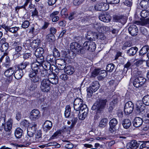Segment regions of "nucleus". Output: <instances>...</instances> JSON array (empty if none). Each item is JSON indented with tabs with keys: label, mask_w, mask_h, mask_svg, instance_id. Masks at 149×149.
Segmentation results:
<instances>
[{
	"label": "nucleus",
	"mask_w": 149,
	"mask_h": 149,
	"mask_svg": "<svg viewBox=\"0 0 149 149\" xmlns=\"http://www.w3.org/2000/svg\"><path fill=\"white\" fill-rule=\"evenodd\" d=\"M32 70L29 74V79L32 83H38L41 81V78L39 75L40 67L36 63H33L31 66Z\"/></svg>",
	"instance_id": "1"
},
{
	"label": "nucleus",
	"mask_w": 149,
	"mask_h": 149,
	"mask_svg": "<svg viewBox=\"0 0 149 149\" xmlns=\"http://www.w3.org/2000/svg\"><path fill=\"white\" fill-rule=\"evenodd\" d=\"M135 78L133 81V85L135 87L138 88L143 85L145 83L146 79L143 76L141 72L137 71L135 73Z\"/></svg>",
	"instance_id": "2"
},
{
	"label": "nucleus",
	"mask_w": 149,
	"mask_h": 149,
	"mask_svg": "<svg viewBox=\"0 0 149 149\" xmlns=\"http://www.w3.org/2000/svg\"><path fill=\"white\" fill-rule=\"evenodd\" d=\"M13 123V120L11 118H9L6 122L3 123L2 124L4 130L7 132L4 136L7 138H9L11 134Z\"/></svg>",
	"instance_id": "3"
},
{
	"label": "nucleus",
	"mask_w": 149,
	"mask_h": 149,
	"mask_svg": "<svg viewBox=\"0 0 149 149\" xmlns=\"http://www.w3.org/2000/svg\"><path fill=\"white\" fill-rule=\"evenodd\" d=\"M51 84L49 81V79L45 78L43 79L40 82V90L42 92H47L51 89Z\"/></svg>",
	"instance_id": "4"
},
{
	"label": "nucleus",
	"mask_w": 149,
	"mask_h": 149,
	"mask_svg": "<svg viewBox=\"0 0 149 149\" xmlns=\"http://www.w3.org/2000/svg\"><path fill=\"white\" fill-rule=\"evenodd\" d=\"M107 102L106 100L99 99L97 100L92 108L93 110H97L100 112L102 109H104Z\"/></svg>",
	"instance_id": "5"
},
{
	"label": "nucleus",
	"mask_w": 149,
	"mask_h": 149,
	"mask_svg": "<svg viewBox=\"0 0 149 149\" xmlns=\"http://www.w3.org/2000/svg\"><path fill=\"white\" fill-rule=\"evenodd\" d=\"M100 84L97 81L93 82L90 86L87 89V96L91 97L93 92L96 91L99 88Z\"/></svg>",
	"instance_id": "6"
},
{
	"label": "nucleus",
	"mask_w": 149,
	"mask_h": 149,
	"mask_svg": "<svg viewBox=\"0 0 149 149\" xmlns=\"http://www.w3.org/2000/svg\"><path fill=\"white\" fill-rule=\"evenodd\" d=\"M84 104H83V100L80 98H77L75 100L74 102L73 107L74 110L73 113H77V111L81 109Z\"/></svg>",
	"instance_id": "7"
},
{
	"label": "nucleus",
	"mask_w": 149,
	"mask_h": 149,
	"mask_svg": "<svg viewBox=\"0 0 149 149\" xmlns=\"http://www.w3.org/2000/svg\"><path fill=\"white\" fill-rule=\"evenodd\" d=\"M88 112V109L86 104H84L81 109L79 112V118L81 120H84L87 116Z\"/></svg>",
	"instance_id": "8"
},
{
	"label": "nucleus",
	"mask_w": 149,
	"mask_h": 149,
	"mask_svg": "<svg viewBox=\"0 0 149 149\" xmlns=\"http://www.w3.org/2000/svg\"><path fill=\"white\" fill-rule=\"evenodd\" d=\"M134 108V105L132 102L129 101L126 103L124 108V111L125 114L128 115L132 113Z\"/></svg>",
	"instance_id": "9"
},
{
	"label": "nucleus",
	"mask_w": 149,
	"mask_h": 149,
	"mask_svg": "<svg viewBox=\"0 0 149 149\" xmlns=\"http://www.w3.org/2000/svg\"><path fill=\"white\" fill-rule=\"evenodd\" d=\"M95 10L105 11L109 9V5L104 2H101L96 4L94 6Z\"/></svg>",
	"instance_id": "10"
},
{
	"label": "nucleus",
	"mask_w": 149,
	"mask_h": 149,
	"mask_svg": "<svg viewBox=\"0 0 149 149\" xmlns=\"http://www.w3.org/2000/svg\"><path fill=\"white\" fill-rule=\"evenodd\" d=\"M37 125L35 123L30 125L27 129V134L30 137H32L36 132Z\"/></svg>",
	"instance_id": "11"
},
{
	"label": "nucleus",
	"mask_w": 149,
	"mask_h": 149,
	"mask_svg": "<svg viewBox=\"0 0 149 149\" xmlns=\"http://www.w3.org/2000/svg\"><path fill=\"white\" fill-rule=\"evenodd\" d=\"M41 116L40 112L37 109L33 110L30 113V118L33 121H35L39 119Z\"/></svg>",
	"instance_id": "12"
},
{
	"label": "nucleus",
	"mask_w": 149,
	"mask_h": 149,
	"mask_svg": "<svg viewBox=\"0 0 149 149\" xmlns=\"http://www.w3.org/2000/svg\"><path fill=\"white\" fill-rule=\"evenodd\" d=\"M40 43V40L39 39H37L33 40L30 42V44L27 43L26 46L28 47H29L28 48L29 49H31V48L35 49L38 47Z\"/></svg>",
	"instance_id": "13"
},
{
	"label": "nucleus",
	"mask_w": 149,
	"mask_h": 149,
	"mask_svg": "<svg viewBox=\"0 0 149 149\" xmlns=\"http://www.w3.org/2000/svg\"><path fill=\"white\" fill-rule=\"evenodd\" d=\"M128 30L129 33L132 36L136 35L138 32L137 27L134 24L130 25L128 28Z\"/></svg>",
	"instance_id": "14"
},
{
	"label": "nucleus",
	"mask_w": 149,
	"mask_h": 149,
	"mask_svg": "<svg viewBox=\"0 0 149 149\" xmlns=\"http://www.w3.org/2000/svg\"><path fill=\"white\" fill-rule=\"evenodd\" d=\"M140 143H137L135 140H132L127 143V147L128 149H136L138 148Z\"/></svg>",
	"instance_id": "15"
},
{
	"label": "nucleus",
	"mask_w": 149,
	"mask_h": 149,
	"mask_svg": "<svg viewBox=\"0 0 149 149\" xmlns=\"http://www.w3.org/2000/svg\"><path fill=\"white\" fill-rule=\"evenodd\" d=\"M24 72L22 70L16 67L14 73V76L15 78L17 79H21L24 75Z\"/></svg>",
	"instance_id": "16"
},
{
	"label": "nucleus",
	"mask_w": 149,
	"mask_h": 149,
	"mask_svg": "<svg viewBox=\"0 0 149 149\" xmlns=\"http://www.w3.org/2000/svg\"><path fill=\"white\" fill-rule=\"evenodd\" d=\"M78 113H73L72 114L71 117L72 119L70 121L72 122L71 124L69 126L68 128L70 129H72L73 128L74 125L77 123V116H78Z\"/></svg>",
	"instance_id": "17"
},
{
	"label": "nucleus",
	"mask_w": 149,
	"mask_h": 149,
	"mask_svg": "<svg viewBox=\"0 0 149 149\" xmlns=\"http://www.w3.org/2000/svg\"><path fill=\"white\" fill-rule=\"evenodd\" d=\"M143 122V120L141 118L136 117L133 121V125L136 127H139L142 125Z\"/></svg>",
	"instance_id": "18"
},
{
	"label": "nucleus",
	"mask_w": 149,
	"mask_h": 149,
	"mask_svg": "<svg viewBox=\"0 0 149 149\" xmlns=\"http://www.w3.org/2000/svg\"><path fill=\"white\" fill-rule=\"evenodd\" d=\"M98 38V36L97 33H92L91 31H90L87 34V36H86L87 39L90 40H95Z\"/></svg>",
	"instance_id": "19"
},
{
	"label": "nucleus",
	"mask_w": 149,
	"mask_h": 149,
	"mask_svg": "<svg viewBox=\"0 0 149 149\" xmlns=\"http://www.w3.org/2000/svg\"><path fill=\"white\" fill-rule=\"evenodd\" d=\"M149 50V47L146 45L144 46L140 49L139 55L141 58H142L144 56H146V54Z\"/></svg>",
	"instance_id": "20"
},
{
	"label": "nucleus",
	"mask_w": 149,
	"mask_h": 149,
	"mask_svg": "<svg viewBox=\"0 0 149 149\" xmlns=\"http://www.w3.org/2000/svg\"><path fill=\"white\" fill-rule=\"evenodd\" d=\"M99 19L102 21L108 22L111 19V17L110 15L101 14L99 16Z\"/></svg>",
	"instance_id": "21"
},
{
	"label": "nucleus",
	"mask_w": 149,
	"mask_h": 149,
	"mask_svg": "<svg viewBox=\"0 0 149 149\" xmlns=\"http://www.w3.org/2000/svg\"><path fill=\"white\" fill-rule=\"evenodd\" d=\"M138 49L136 47H132L127 51L126 53L129 56H133L136 54Z\"/></svg>",
	"instance_id": "22"
},
{
	"label": "nucleus",
	"mask_w": 149,
	"mask_h": 149,
	"mask_svg": "<svg viewBox=\"0 0 149 149\" xmlns=\"http://www.w3.org/2000/svg\"><path fill=\"white\" fill-rule=\"evenodd\" d=\"M15 71V68L13 67H10L8 68L4 72V75L6 77H13Z\"/></svg>",
	"instance_id": "23"
},
{
	"label": "nucleus",
	"mask_w": 149,
	"mask_h": 149,
	"mask_svg": "<svg viewBox=\"0 0 149 149\" xmlns=\"http://www.w3.org/2000/svg\"><path fill=\"white\" fill-rule=\"evenodd\" d=\"M3 28L6 31H9L13 33H16L19 29V27L15 26L11 27L10 26H4Z\"/></svg>",
	"instance_id": "24"
},
{
	"label": "nucleus",
	"mask_w": 149,
	"mask_h": 149,
	"mask_svg": "<svg viewBox=\"0 0 149 149\" xmlns=\"http://www.w3.org/2000/svg\"><path fill=\"white\" fill-rule=\"evenodd\" d=\"M136 109L139 113L143 112L145 109L144 105L141 101H137L136 103Z\"/></svg>",
	"instance_id": "25"
},
{
	"label": "nucleus",
	"mask_w": 149,
	"mask_h": 149,
	"mask_svg": "<svg viewBox=\"0 0 149 149\" xmlns=\"http://www.w3.org/2000/svg\"><path fill=\"white\" fill-rule=\"evenodd\" d=\"M52 126V123L51 121L46 120L43 126V130L47 132L51 128Z\"/></svg>",
	"instance_id": "26"
},
{
	"label": "nucleus",
	"mask_w": 149,
	"mask_h": 149,
	"mask_svg": "<svg viewBox=\"0 0 149 149\" xmlns=\"http://www.w3.org/2000/svg\"><path fill=\"white\" fill-rule=\"evenodd\" d=\"M81 47L80 45L76 42H73L70 45V48L73 52L77 53L79 49Z\"/></svg>",
	"instance_id": "27"
},
{
	"label": "nucleus",
	"mask_w": 149,
	"mask_h": 149,
	"mask_svg": "<svg viewBox=\"0 0 149 149\" xmlns=\"http://www.w3.org/2000/svg\"><path fill=\"white\" fill-rule=\"evenodd\" d=\"M23 132L22 130L20 127H17L15 130V136L17 138L19 139L22 137Z\"/></svg>",
	"instance_id": "28"
},
{
	"label": "nucleus",
	"mask_w": 149,
	"mask_h": 149,
	"mask_svg": "<svg viewBox=\"0 0 149 149\" xmlns=\"http://www.w3.org/2000/svg\"><path fill=\"white\" fill-rule=\"evenodd\" d=\"M64 71L68 75L72 74L74 72V67L71 66L70 65L66 67L64 69Z\"/></svg>",
	"instance_id": "29"
},
{
	"label": "nucleus",
	"mask_w": 149,
	"mask_h": 149,
	"mask_svg": "<svg viewBox=\"0 0 149 149\" xmlns=\"http://www.w3.org/2000/svg\"><path fill=\"white\" fill-rule=\"evenodd\" d=\"M122 124L123 127L126 129L129 128L131 125L130 120L127 119H125L123 120Z\"/></svg>",
	"instance_id": "30"
},
{
	"label": "nucleus",
	"mask_w": 149,
	"mask_h": 149,
	"mask_svg": "<svg viewBox=\"0 0 149 149\" xmlns=\"http://www.w3.org/2000/svg\"><path fill=\"white\" fill-rule=\"evenodd\" d=\"M58 11H55L51 13L50 15L53 22H56L59 20V18L58 15L59 14Z\"/></svg>",
	"instance_id": "31"
},
{
	"label": "nucleus",
	"mask_w": 149,
	"mask_h": 149,
	"mask_svg": "<svg viewBox=\"0 0 149 149\" xmlns=\"http://www.w3.org/2000/svg\"><path fill=\"white\" fill-rule=\"evenodd\" d=\"M15 50L16 52L19 54H23L24 52V47L22 46V45L15 47Z\"/></svg>",
	"instance_id": "32"
},
{
	"label": "nucleus",
	"mask_w": 149,
	"mask_h": 149,
	"mask_svg": "<svg viewBox=\"0 0 149 149\" xmlns=\"http://www.w3.org/2000/svg\"><path fill=\"white\" fill-rule=\"evenodd\" d=\"M41 136L42 133L40 130H39L37 131V132L35 134L36 139L34 142H41L42 141L41 140Z\"/></svg>",
	"instance_id": "33"
},
{
	"label": "nucleus",
	"mask_w": 149,
	"mask_h": 149,
	"mask_svg": "<svg viewBox=\"0 0 149 149\" xmlns=\"http://www.w3.org/2000/svg\"><path fill=\"white\" fill-rule=\"evenodd\" d=\"M116 22L124 24L126 22L127 18L122 16H117L116 17Z\"/></svg>",
	"instance_id": "34"
},
{
	"label": "nucleus",
	"mask_w": 149,
	"mask_h": 149,
	"mask_svg": "<svg viewBox=\"0 0 149 149\" xmlns=\"http://www.w3.org/2000/svg\"><path fill=\"white\" fill-rule=\"evenodd\" d=\"M137 23H139V24L143 26H146L149 24V17L146 19H142L141 21H136V24Z\"/></svg>",
	"instance_id": "35"
},
{
	"label": "nucleus",
	"mask_w": 149,
	"mask_h": 149,
	"mask_svg": "<svg viewBox=\"0 0 149 149\" xmlns=\"http://www.w3.org/2000/svg\"><path fill=\"white\" fill-rule=\"evenodd\" d=\"M89 43L88 50L91 52L94 51L96 48L95 43L93 41H90Z\"/></svg>",
	"instance_id": "36"
},
{
	"label": "nucleus",
	"mask_w": 149,
	"mask_h": 149,
	"mask_svg": "<svg viewBox=\"0 0 149 149\" xmlns=\"http://www.w3.org/2000/svg\"><path fill=\"white\" fill-rule=\"evenodd\" d=\"M29 62L23 61L19 64L17 67L23 70L25 69L27 66L29 65Z\"/></svg>",
	"instance_id": "37"
},
{
	"label": "nucleus",
	"mask_w": 149,
	"mask_h": 149,
	"mask_svg": "<svg viewBox=\"0 0 149 149\" xmlns=\"http://www.w3.org/2000/svg\"><path fill=\"white\" fill-rule=\"evenodd\" d=\"M106 71L105 70H100L99 69V74L98 76V79H102L104 78L107 75Z\"/></svg>",
	"instance_id": "38"
},
{
	"label": "nucleus",
	"mask_w": 149,
	"mask_h": 149,
	"mask_svg": "<svg viewBox=\"0 0 149 149\" xmlns=\"http://www.w3.org/2000/svg\"><path fill=\"white\" fill-rule=\"evenodd\" d=\"M44 53L43 49L42 47H39L36 49L35 53V55L36 56L42 55Z\"/></svg>",
	"instance_id": "39"
},
{
	"label": "nucleus",
	"mask_w": 149,
	"mask_h": 149,
	"mask_svg": "<svg viewBox=\"0 0 149 149\" xmlns=\"http://www.w3.org/2000/svg\"><path fill=\"white\" fill-rule=\"evenodd\" d=\"M40 72L41 75L42 77H44L45 78H47V77L49 76V73L48 71L44 70L43 69H41L39 71V72Z\"/></svg>",
	"instance_id": "40"
},
{
	"label": "nucleus",
	"mask_w": 149,
	"mask_h": 149,
	"mask_svg": "<svg viewBox=\"0 0 149 149\" xmlns=\"http://www.w3.org/2000/svg\"><path fill=\"white\" fill-rule=\"evenodd\" d=\"M108 122L107 119L106 118H104L102 119L100 122L99 127L101 128H103L106 126Z\"/></svg>",
	"instance_id": "41"
},
{
	"label": "nucleus",
	"mask_w": 149,
	"mask_h": 149,
	"mask_svg": "<svg viewBox=\"0 0 149 149\" xmlns=\"http://www.w3.org/2000/svg\"><path fill=\"white\" fill-rule=\"evenodd\" d=\"M71 108L69 105L66 106L65 112V116L66 118H68L70 114Z\"/></svg>",
	"instance_id": "42"
},
{
	"label": "nucleus",
	"mask_w": 149,
	"mask_h": 149,
	"mask_svg": "<svg viewBox=\"0 0 149 149\" xmlns=\"http://www.w3.org/2000/svg\"><path fill=\"white\" fill-rule=\"evenodd\" d=\"M38 66L40 67V70L41 69H43L48 71L49 69L50 66V64L48 63H45L44 64V66H41L40 65H38Z\"/></svg>",
	"instance_id": "43"
},
{
	"label": "nucleus",
	"mask_w": 149,
	"mask_h": 149,
	"mask_svg": "<svg viewBox=\"0 0 149 149\" xmlns=\"http://www.w3.org/2000/svg\"><path fill=\"white\" fill-rule=\"evenodd\" d=\"M115 68V66L113 64H109L107 65L106 69L107 71L111 72L114 70Z\"/></svg>",
	"instance_id": "44"
},
{
	"label": "nucleus",
	"mask_w": 149,
	"mask_h": 149,
	"mask_svg": "<svg viewBox=\"0 0 149 149\" xmlns=\"http://www.w3.org/2000/svg\"><path fill=\"white\" fill-rule=\"evenodd\" d=\"M142 101L143 104L147 106H149V95L144 96L142 98Z\"/></svg>",
	"instance_id": "45"
},
{
	"label": "nucleus",
	"mask_w": 149,
	"mask_h": 149,
	"mask_svg": "<svg viewBox=\"0 0 149 149\" xmlns=\"http://www.w3.org/2000/svg\"><path fill=\"white\" fill-rule=\"evenodd\" d=\"M47 40L49 42H52L55 40V36L53 34H48L46 36Z\"/></svg>",
	"instance_id": "46"
},
{
	"label": "nucleus",
	"mask_w": 149,
	"mask_h": 149,
	"mask_svg": "<svg viewBox=\"0 0 149 149\" xmlns=\"http://www.w3.org/2000/svg\"><path fill=\"white\" fill-rule=\"evenodd\" d=\"M141 16L143 18H145L148 17L149 15V11L146 10H142L140 13Z\"/></svg>",
	"instance_id": "47"
},
{
	"label": "nucleus",
	"mask_w": 149,
	"mask_h": 149,
	"mask_svg": "<svg viewBox=\"0 0 149 149\" xmlns=\"http://www.w3.org/2000/svg\"><path fill=\"white\" fill-rule=\"evenodd\" d=\"M37 58L36 61L39 65L42 64L44 62V57L42 55L36 56Z\"/></svg>",
	"instance_id": "48"
},
{
	"label": "nucleus",
	"mask_w": 149,
	"mask_h": 149,
	"mask_svg": "<svg viewBox=\"0 0 149 149\" xmlns=\"http://www.w3.org/2000/svg\"><path fill=\"white\" fill-rule=\"evenodd\" d=\"M30 140H29L28 137L26 136L21 139L22 142L26 146H29L31 144V142L29 141Z\"/></svg>",
	"instance_id": "49"
},
{
	"label": "nucleus",
	"mask_w": 149,
	"mask_h": 149,
	"mask_svg": "<svg viewBox=\"0 0 149 149\" xmlns=\"http://www.w3.org/2000/svg\"><path fill=\"white\" fill-rule=\"evenodd\" d=\"M9 47L8 44L7 42L3 43L2 45L1 49L3 52L6 51L8 49Z\"/></svg>",
	"instance_id": "50"
},
{
	"label": "nucleus",
	"mask_w": 149,
	"mask_h": 149,
	"mask_svg": "<svg viewBox=\"0 0 149 149\" xmlns=\"http://www.w3.org/2000/svg\"><path fill=\"white\" fill-rule=\"evenodd\" d=\"M148 2L146 0H143L141 1L140 5L141 7L144 8H147L148 6Z\"/></svg>",
	"instance_id": "51"
},
{
	"label": "nucleus",
	"mask_w": 149,
	"mask_h": 149,
	"mask_svg": "<svg viewBox=\"0 0 149 149\" xmlns=\"http://www.w3.org/2000/svg\"><path fill=\"white\" fill-rule=\"evenodd\" d=\"M132 65V63L129 61H128L127 63L125 65V68L123 70L124 71L123 72V74H124L125 71L126 70V71H127V69L130 68Z\"/></svg>",
	"instance_id": "52"
},
{
	"label": "nucleus",
	"mask_w": 149,
	"mask_h": 149,
	"mask_svg": "<svg viewBox=\"0 0 149 149\" xmlns=\"http://www.w3.org/2000/svg\"><path fill=\"white\" fill-rule=\"evenodd\" d=\"M118 123V121L116 119L113 118L111 119L109 122V125L115 127Z\"/></svg>",
	"instance_id": "53"
},
{
	"label": "nucleus",
	"mask_w": 149,
	"mask_h": 149,
	"mask_svg": "<svg viewBox=\"0 0 149 149\" xmlns=\"http://www.w3.org/2000/svg\"><path fill=\"white\" fill-rule=\"evenodd\" d=\"M59 78L63 81H65L69 79V77L67 74H62L58 75Z\"/></svg>",
	"instance_id": "54"
},
{
	"label": "nucleus",
	"mask_w": 149,
	"mask_h": 149,
	"mask_svg": "<svg viewBox=\"0 0 149 149\" xmlns=\"http://www.w3.org/2000/svg\"><path fill=\"white\" fill-rule=\"evenodd\" d=\"M22 45V42L20 38L17 39L13 43V46L14 47H17Z\"/></svg>",
	"instance_id": "55"
},
{
	"label": "nucleus",
	"mask_w": 149,
	"mask_h": 149,
	"mask_svg": "<svg viewBox=\"0 0 149 149\" xmlns=\"http://www.w3.org/2000/svg\"><path fill=\"white\" fill-rule=\"evenodd\" d=\"M49 81L50 84L51 83L52 84H53L56 85L57 84L58 82V77H55L52 79H51V80H49Z\"/></svg>",
	"instance_id": "56"
},
{
	"label": "nucleus",
	"mask_w": 149,
	"mask_h": 149,
	"mask_svg": "<svg viewBox=\"0 0 149 149\" xmlns=\"http://www.w3.org/2000/svg\"><path fill=\"white\" fill-rule=\"evenodd\" d=\"M4 79V83L8 85L12 81L13 77H8Z\"/></svg>",
	"instance_id": "57"
},
{
	"label": "nucleus",
	"mask_w": 149,
	"mask_h": 149,
	"mask_svg": "<svg viewBox=\"0 0 149 149\" xmlns=\"http://www.w3.org/2000/svg\"><path fill=\"white\" fill-rule=\"evenodd\" d=\"M53 55L55 58L59 57H60V54L58 50L54 48L53 50Z\"/></svg>",
	"instance_id": "58"
},
{
	"label": "nucleus",
	"mask_w": 149,
	"mask_h": 149,
	"mask_svg": "<svg viewBox=\"0 0 149 149\" xmlns=\"http://www.w3.org/2000/svg\"><path fill=\"white\" fill-rule=\"evenodd\" d=\"M30 25V23L28 20H25L23 22L22 25V27L24 29L27 28Z\"/></svg>",
	"instance_id": "59"
},
{
	"label": "nucleus",
	"mask_w": 149,
	"mask_h": 149,
	"mask_svg": "<svg viewBox=\"0 0 149 149\" xmlns=\"http://www.w3.org/2000/svg\"><path fill=\"white\" fill-rule=\"evenodd\" d=\"M84 47H83L80 48H79V50L77 51V53L79 54H83L85 53L86 51V49L84 48Z\"/></svg>",
	"instance_id": "60"
},
{
	"label": "nucleus",
	"mask_w": 149,
	"mask_h": 149,
	"mask_svg": "<svg viewBox=\"0 0 149 149\" xmlns=\"http://www.w3.org/2000/svg\"><path fill=\"white\" fill-rule=\"evenodd\" d=\"M21 125L24 127H26L28 126H29V122L28 121L26 120H24L22 121L21 123Z\"/></svg>",
	"instance_id": "61"
},
{
	"label": "nucleus",
	"mask_w": 149,
	"mask_h": 149,
	"mask_svg": "<svg viewBox=\"0 0 149 149\" xmlns=\"http://www.w3.org/2000/svg\"><path fill=\"white\" fill-rule=\"evenodd\" d=\"M76 17V12L74 11L71 13L70 14V15L68 17V18L70 20H71L73 19Z\"/></svg>",
	"instance_id": "62"
},
{
	"label": "nucleus",
	"mask_w": 149,
	"mask_h": 149,
	"mask_svg": "<svg viewBox=\"0 0 149 149\" xmlns=\"http://www.w3.org/2000/svg\"><path fill=\"white\" fill-rule=\"evenodd\" d=\"M84 0H74L73 4L75 6H78L82 3Z\"/></svg>",
	"instance_id": "63"
},
{
	"label": "nucleus",
	"mask_w": 149,
	"mask_h": 149,
	"mask_svg": "<svg viewBox=\"0 0 149 149\" xmlns=\"http://www.w3.org/2000/svg\"><path fill=\"white\" fill-rule=\"evenodd\" d=\"M91 18V16H86L83 18H82L81 19V21L82 22H86L87 21L90 20Z\"/></svg>",
	"instance_id": "64"
}]
</instances>
